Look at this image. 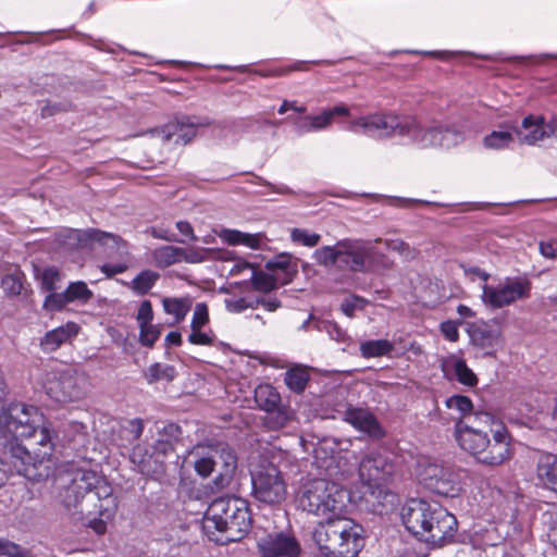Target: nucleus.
Listing matches in <instances>:
<instances>
[{
  "label": "nucleus",
  "instance_id": "nucleus-14",
  "mask_svg": "<svg viewBox=\"0 0 557 557\" xmlns=\"http://www.w3.org/2000/svg\"><path fill=\"white\" fill-rule=\"evenodd\" d=\"M47 394L58 403H73L82 399L85 389L79 379L70 372H62L49 379L46 384Z\"/></svg>",
  "mask_w": 557,
  "mask_h": 557
},
{
  "label": "nucleus",
  "instance_id": "nucleus-48",
  "mask_svg": "<svg viewBox=\"0 0 557 557\" xmlns=\"http://www.w3.org/2000/svg\"><path fill=\"white\" fill-rule=\"evenodd\" d=\"M27 550L18 544L5 539H0V556L27 557Z\"/></svg>",
  "mask_w": 557,
  "mask_h": 557
},
{
  "label": "nucleus",
  "instance_id": "nucleus-36",
  "mask_svg": "<svg viewBox=\"0 0 557 557\" xmlns=\"http://www.w3.org/2000/svg\"><path fill=\"white\" fill-rule=\"evenodd\" d=\"M160 274L152 270H143L132 281L131 287L137 295L144 296L154 286Z\"/></svg>",
  "mask_w": 557,
  "mask_h": 557
},
{
  "label": "nucleus",
  "instance_id": "nucleus-58",
  "mask_svg": "<svg viewBox=\"0 0 557 557\" xmlns=\"http://www.w3.org/2000/svg\"><path fill=\"white\" fill-rule=\"evenodd\" d=\"M126 430L132 435L133 441H138L144 432V421L139 418L129 420Z\"/></svg>",
  "mask_w": 557,
  "mask_h": 557
},
{
  "label": "nucleus",
  "instance_id": "nucleus-54",
  "mask_svg": "<svg viewBox=\"0 0 557 557\" xmlns=\"http://www.w3.org/2000/svg\"><path fill=\"white\" fill-rule=\"evenodd\" d=\"M215 463L216 461L211 455L196 460L194 468L198 475L208 478L213 472Z\"/></svg>",
  "mask_w": 557,
  "mask_h": 557
},
{
  "label": "nucleus",
  "instance_id": "nucleus-8",
  "mask_svg": "<svg viewBox=\"0 0 557 557\" xmlns=\"http://www.w3.org/2000/svg\"><path fill=\"white\" fill-rule=\"evenodd\" d=\"M348 500V492L335 482L318 479L308 482L298 497L302 510L315 516L342 513Z\"/></svg>",
  "mask_w": 557,
  "mask_h": 557
},
{
  "label": "nucleus",
  "instance_id": "nucleus-4",
  "mask_svg": "<svg viewBox=\"0 0 557 557\" xmlns=\"http://www.w3.org/2000/svg\"><path fill=\"white\" fill-rule=\"evenodd\" d=\"M252 515L246 500L216 498L208 507L203 518V530L208 537L220 545L238 542L252 528Z\"/></svg>",
  "mask_w": 557,
  "mask_h": 557
},
{
  "label": "nucleus",
  "instance_id": "nucleus-9",
  "mask_svg": "<svg viewBox=\"0 0 557 557\" xmlns=\"http://www.w3.org/2000/svg\"><path fill=\"white\" fill-rule=\"evenodd\" d=\"M253 497L267 505H278L285 500L287 485L281 471L273 465L262 467L251 475Z\"/></svg>",
  "mask_w": 557,
  "mask_h": 557
},
{
  "label": "nucleus",
  "instance_id": "nucleus-45",
  "mask_svg": "<svg viewBox=\"0 0 557 557\" xmlns=\"http://www.w3.org/2000/svg\"><path fill=\"white\" fill-rule=\"evenodd\" d=\"M498 423H503V421L496 418L493 413L487 411H478L474 413L471 425L480 428L483 431L484 429H488L493 433V431L498 428Z\"/></svg>",
  "mask_w": 557,
  "mask_h": 557
},
{
  "label": "nucleus",
  "instance_id": "nucleus-2",
  "mask_svg": "<svg viewBox=\"0 0 557 557\" xmlns=\"http://www.w3.org/2000/svg\"><path fill=\"white\" fill-rule=\"evenodd\" d=\"M63 506L82 516H114L119 502L113 486L92 470L78 469L71 474L70 482L61 493Z\"/></svg>",
  "mask_w": 557,
  "mask_h": 557
},
{
  "label": "nucleus",
  "instance_id": "nucleus-64",
  "mask_svg": "<svg viewBox=\"0 0 557 557\" xmlns=\"http://www.w3.org/2000/svg\"><path fill=\"white\" fill-rule=\"evenodd\" d=\"M260 244H261V239L258 234L244 233L240 245H244L251 249H258L260 247Z\"/></svg>",
  "mask_w": 557,
  "mask_h": 557
},
{
  "label": "nucleus",
  "instance_id": "nucleus-3",
  "mask_svg": "<svg viewBox=\"0 0 557 557\" xmlns=\"http://www.w3.org/2000/svg\"><path fill=\"white\" fill-rule=\"evenodd\" d=\"M405 528L418 540L442 547L454 541L458 531L457 518L437 503L410 499L403 507Z\"/></svg>",
  "mask_w": 557,
  "mask_h": 557
},
{
  "label": "nucleus",
  "instance_id": "nucleus-32",
  "mask_svg": "<svg viewBox=\"0 0 557 557\" xmlns=\"http://www.w3.org/2000/svg\"><path fill=\"white\" fill-rule=\"evenodd\" d=\"M309 380V372L300 366L290 368L284 375L286 386L296 394H300L306 389Z\"/></svg>",
  "mask_w": 557,
  "mask_h": 557
},
{
  "label": "nucleus",
  "instance_id": "nucleus-41",
  "mask_svg": "<svg viewBox=\"0 0 557 557\" xmlns=\"http://www.w3.org/2000/svg\"><path fill=\"white\" fill-rule=\"evenodd\" d=\"M264 268L270 272L282 271L286 276L292 274V256L288 253H280L273 259L268 260Z\"/></svg>",
  "mask_w": 557,
  "mask_h": 557
},
{
  "label": "nucleus",
  "instance_id": "nucleus-50",
  "mask_svg": "<svg viewBox=\"0 0 557 557\" xmlns=\"http://www.w3.org/2000/svg\"><path fill=\"white\" fill-rule=\"evenodd\" d=\"M59 278L60 273L55 268L45 269L40 280L41 289L47 293L54 292L57 288L55 283Z\"/></svg>",
  "mask_w": 557,
  "mask_h": 557
},
{
  "label": "nucleus",
  "instance_id": "nucleus-21",
  "mask_svg": "<svg viewBox=\"0 0 557 557\" xmlns=\"http://www.w3.org/2000/svg\"><path fill=\"white\" fill-rule=\"evenodd\" d=\"M536 479L545 488L557 493V454L542 453L539 456Z\"/></svg>",
  "mask_w": 557,
  "mask_h": 557
},
{
  "label": "nucleus",
  "instance_id": "nucleus-30",
  "mask_svg": "<svg viewBox=\"0 0 557 557\" xmlns=\"http://www.w3.org/2000/svg\"><path fill=\"white\" fill-rule=\"evenodd\" d=\"M162 306L166 314L173 315L177 323L182 322L193 306L189 296L186 297H165L162 299Z\"/></svg>",
  "mask_w": 557,
  "mask_h": 557
},
{
  "label": "nucleus",
  "instance_id": "nucleus-29",
  "mask_svg": "<svg viewBox=\"0 0 557 557\" xmlns=\"http://www.w3.org/2000/svg\"><path fill=\"white\" fill-rule=\"evenodd\" d=\"M255 401L259 409L268 411L282 403L277 389L271 384H260L255 388Z\"/></svg>",
  "mask_w": 557,
  "mask_h": 557
},
{
  "label": "nucleus",
  "instance_id": "nucleus-57",
  "mask_svg": "<svg viewBox=\"0 0 557 557\" xmlns=\"http://www.w3.org/2000/svg\"><path fill=\"white\" fill-rule=\"evenodd\" d=\"M100 270L107 277H113L116 274L124 273L127 270V265L125 263H103L100 267Z\"/></svg>",
  "mask_w": 557,
  "mask_h": 557
},
{
  "label": "nucleus",
  "instance_id": "nucleus-62",
  "mask_svg": "<svg viewBox=\"0 0 557 557\" xmlns=\"http://www.w3.org/2000/svg\"><path fill=\"white\" fill-rule=\"evenodd\" d=\"M176 228L188 240L196 242L198 239L197 236L195 235L194 228L189 222L178 221V222H176Z\"/></svg>",
  "mask_w": 557,
  "mask_h": 557
},
{
  "label": "nucleus",
  "instance_id": "nucleus-19",
  "mask_svg": "<svg viewBox=\"0 0 557 557\" xmlns=\"http://www.w3.org/2000/svg\"><path fill=\"white\" fill-rule=\"evenodd\" d=\"M396 113L387 112L360 117L355 125L360 126L369 136L393 137L395 136Z\"/></svg>",
  "mask_w": 557,
  "mask_h": 557
},
{
  "label": "nucleus",
  "instance_id": "nucleus-22",
  "mask_svg": "<svg viewBox=\"0 0 557 557\" xmlns=\"http://www.w3.org/2000/svg\"><path fill=\"white\" fill-rule=\"evenodd\" d=\"M349 114V109L344 106H336L332 109L324 110L321 114L318 115H307L301 117L297 126L300 132H312L323 129L332 123V120L336 115L346 116Z\"/></svg>",
  "mask_w": 557,
  "mask_h": 557
},
{
  "label": "nucleus",
  "instance_id": "nucleus-10",
  "mask_svg": "<svg viewBox=\"0 0 557 557\" xmlns=\"http://www.w3.org/2000/svg\"><path fill=\"white\" fill-rule=\"evenodd\" d=\"M420 483L429 491L445 497H456L462 491L457 472L436 463H428L419 471Z\"/></svg>",
  "mask_w": 557,
  "mask_h": 557
},
{
  "label": "nucleus",
  "instance_id": "nucleus-11",
  "mask_svg": "<svg viewBox=\"0 0 557 557\" xmlns=\"http://www.w3.org/2000/svg\"><path fill=\"white\" fill-rule=\"evenodd\" d=\"M532 283L528 278L508 280L498 286L484 285L482 301L492 309H500L512 305L517 300L531 296Z\"/></svg>",
  "mask_w": 557,
  "mask_h": 557
},
{
  "label": "nucleus",
  "instance_id": "nucleus-12",
  "mask_svg": "<svg viewBox=\"0 0 557 557\" xmlns=\"http://www.w3.org/2000/svg\"><path fill=\"white\" fill-rule=\"evenodd\" d=\"M394 472V465L385 456L371 453L359 465L361 481L371 488H381Z\"/></svg>",
  "mask_w": 557,
  "mask_h": 557
},
{
  "label": "nucleus",
  "instance_id": "nucleus-5",
  "mask_svg": "<svg viewBox=\"0 0 557 557\" xmlns=\"http://www.w3.org/2000/svg\"><path fill=\"white\" fill-rule=\"evenodd\" d=\"M455 437L458 445L478 462L487 466H500L511 459L513 449L509 432L504 423L493 431V441L487 433L459 419L455 424Z\"/></svg>",
  "mask_w": 557,
  "mask_h": 557
},
{
  "label": "nucleus",
  "instance_id": "nucleus-34",
  "mask_svg": "<svg viewBox=\"0 0 557 557\" xmlns=\"http://www.w3.org/2000/svg\"><path fill=\"white\" fill-rule=\"evenodd\" d=\"M177 375L176 369L171 364L154 362L148 367L144 376L148 384H153L160 380L172 382Z\"/></svg>",
  "mask_w": 557,
  "mask_h": 557
},
{
  "label": "nucleus",
  "instance_id": "nucleus-49",
  "mask_svg": "<svg viewBox=\"0 0 557 557\" xmlns=\"http://www.w3.org/2000/svg\"><path fill=\"white\" fill-rule=\"evenodd\" d=\"M191 332L188 335V342L191 345L197 346H213L214 345V334L212 332L206 333L202 332V329H190Z\"/></svg>",
  "mask_w": 557,
  "mask_h": 557
},
{
  "label": "nucleus",
  "instance_id": "nucleus-53",
  "mask_svg": "<svg viewBox=\"0 0 557 557\" xmlns=\"http://www.w3.org/2000/svg\"><path fill=\"white\" fill-rule=\"evenodd\" d=\"M136 320L138 325L151 324L153 320L152 304L150 300H143L139 305Z\"/></svg>",
  "mask_w": 557,
  "mask_h": 557
},
{
  "label": "nucleus",
  "instance_id": "nucleus-15",
  "mask_svg": "<svg viewBox=\"0 0 557 557\" xmlns=\"http://www.w3.org/2000/svg\"><path fill=\"white\" fill-rule=\"evenodd\" d=\"M261 557H298L301 552L299 542L283 532L270 533L257 543Z\"/></svg>",
  "mask_w": 557,
  "mask_h": 557
},
{
  "label": "nucleus",
  "instance_id": "nucleus-18",
  "mask_svg": "<svg viewBox=\"0 0 557 557\" xmlns=\"http://www.w3.org/2000/svg\"><path fill=\"white\" fill-rule=\"evenodd\" d=\"M463 139L462 134L453 126H431L423 129L419 144L422 148H450Z\"/></svg>",
  "mask_w": 557,
  "mask_h": 557
},
{
  "label": "nucleus",
  "instance_id": "nucleus-28",
  "mask_svg": "<svg viewBox=\"0 0 557 557\" xmlns=\"http://www.w3.org/2000/svg\"><path fill=\"white\" fill-rule=\"evenodd\" d=\"M545 117L528 115L522 120V127L529 131L522 137H520L521 143L528 145H534L535 143L543 140L546 133L544 131Z\"/></svg>",
  "mask_w": 557,
  "mask_h": 557
},
{
  "label": "nucleus",
  "instance_id": "nucleus-42",
  "mask_svg": "<svg viewBox=\"0 0 557 557\" xmlns=\"http://www.w3.org/2000/svg\"><path fill=\"white\" fill-rule=\"evenodd\" d=\"M70 304L65 290L63 293L50 292L42 304L44 310L47 312H59Z\"/></svg>",
  "mask_w": 557,
  "mask_h": 557
},
{
  "label": "nucleus",
  "instance_id": "nucleus-46",
  "mask_svg": "<svg viewBox=\"0 0 557 557\" xmlns=\"http://www.w3.org/2000/svg\"><path fill=\"white\" fill-rule=\"evenodd\" d=\"M160 329L152 324L139 325V343L151 348L160 337Z\"/></svg>",
  "mask_w": 557,
  "mask_h": 557
},
{
  "label": "nucleus",
  "instance_id": "nucleus-61",
  "mask_svg": "<svg viewBox=\"0 0 557 557\" xmlns=\"http://www.w3.org/2000/svg\"><path fill=\"white\" fill-rule=\"evenodd\" d=\"M86 236L88 239H90L92 242H97V243H104L107 238H111V239L116 238V236H114L113 234H110V233H107V232H103L100 230H96V228L88 230L86 232Z\"/></svg>",
  "mask_w": 557,
  "mask_h": 557
},
{
  "label": "nucleus",
  "instance_id": "nucleus-39",
  "mask_svg": "<svg viewBox=\"0 0 557 557\" xmlns=\"http://www.w3.org/2000/svg\"><path fill=\"white\" fill-rule=\"evenodd\" d=\"M252 288L260 293H270L277 288V278L263 271H255L251 275Z\"/></svg>",
  "mask_w": 557,
  "mask_h": 557
},
{
  "label": "nucleus",
  "instance_id": "nucleus-6",
  "mask_svg": "<svg viewBox=\"0 0 557 557\" xmlns=\"http://www.w3.org/2000/svg\"><path fill=\"white\" fill-rule=\"evenodd\" d=\"M313 541L320 550L338 557H357L366 544L362 525L344 516L319 522L313 531Z\"/></svg>",
  "mask_w": 557,
  "mask_h": 557
},
{
  "label": "nucleus",
  "instance_id": "nucleus-33",
  "mask_svg": "<svg viewBox=\"0 0 557 557\" xmlns=\"http://www.w3.org/2000/svg\"><path fill=\"white\" fill-rule=\"evenodd\" d=\"M25 274L22 270L15 269L14 272L2 276L0 286L9 297H17L24 290Z\"/></svg>",
  "mask_w": 557,
  "mask_h": 557
},
{
  "label": "nucleus",
  "instance_id": "nucleus-27",
  "mask_svg": "<svg viewBox=\"0 0 557 557\" xmlns=\"http://www.w3.org/2000/svg\"><path fill=\"white\" fill-rule=\"evenodd\" d=\"M263 424L270 431H277L285 428L294 418L293 409L287 405L275 406L274 409L265 411Z\"/></svg>",
  "mask_w": 557,
  "mask_h": 557
},
{
  "label": "nucleus",
  "instance_id": "nucleus-47",
  "mask_svg": "<svg viewBox=\"0 0 557 557\" xmlns=\"http://www.w3.org/2000/svg\"><path fill=\"white\" fill-rule=\"evenodd\" d=\"M209 321L210 318L208 305L206 302L196 304L190 322V329H202L209 323Z\"/></svg>",
  "mask_w": 557,
  "mask_h": 557
},
{
  "label": "nucleus",
  "instance_id": "nucleus-38",
  "mask_svg": "<svg viewBox=\"0 0 557 557\" xmlns=\"http://www.w3.org/2000/svg\"><path fill=\"white\" fill-rule=\"evenodd\" d=\"M70 302L79 301L87 304L94 297V293L83 281L72 282L65 289Z\"/></svg>",
  "mask_w": 557,
  "mask_h": 557
},
{
  "label": "nucleus",
  "instance_id": "nucleus-20",
  "mask_svg": "<svg viewBox=\"0 0 557 557\" xmlns=\"http://www.w3.org/2000/svg\"><path fill=\"white\" fill-rule=\"evenodd\" d=\"M79 325L69 321L45 334L40 339V348L45 352H53L63 344L75 337L79 333Z\"/></svg>",
  "mask_w": 557,
  "mask_h": 557
},
{
  "label": "nucleus",
  "instance_id": "nucleus-44",
  "mask_svg": "<svg viewBox=\"0 0 557 557\" xmlns=\"http://www.w3.org/2000/svg\"><path fill=\"white\" fill-rule=\"evenodd\" d=\"M448 409H455L462 416H467L473 410V403L470 397L465 395H453L445 400Z\"/></svg>",
  "mask_w": 557,
  "mask_h": 557
},
{
  "label": "nucleus",
  "instance_id": "nucleus-59",
  "mask_svg": "<svg viewBox=\"0 0 557 557\" xmlns=\"http://www.w3.org/2000/svg\"><path fill=\"white\" fill-rule=\"evenodd\" d=\"M540 251L546 258L557 257V240L548 239L540 243Z\"/></svg>",
  "mask_w": 557,
  "mask_h": 557
},
{
  "label": "nucleus",
  "instance_id": "nucleus-56",
  "mask_svg": "<svg viewBox=\"0 0 557 557\" xmlns=\"http://www.w3.org/2000/svg\"><path fill=\"white\" fill-rule=\"evenodd\" d=\"M151 449L154 450L159 458H162L165 461V458L175 451V445L165 438H158L151 446Z\"/></svg>",
  "mask_w": 557,
  "mask_h": 557
},
{
  "label": "nucleus",
  "instance_id": "nucleus-40",
  "mask_svg": "<svg viewBox=\"0 0 557 557\" xmlns=\"http://www.w3.org/2000/svg\"><path fill=\"white\" fill-rule=\"evenodd\" d=\"M513 141V136L510 132L493 131L483 139V144L488 149H504L509 147Z\"/></svg>",
  "mask_w": 557,
  "mask_h": 557
},
{
  "label": "nucleus",
  "instance_id": "nucleus-60",
  "mask_svg": "<svg viewBox=\"0 0 557 557\" xmlns=\"http://www.w3.org/2000/svg\"><path fill=\"white\" fill-rule=\"evenodd\" d=\"M244 233L237 230H224L222 238L230 245L236 246L242 244Z\"/></svg>",
  "mask_w": 557,
  "mask_h": 557
},
{
  "label": "nucleus",
  "instance_id": "nucleus-43",
  "mask_svg": "<svg viewBox=\"0 0 557 557\" xmlns=\"http://www.w3.org/2000/svg\"><path fill=\"white\" fill-rule=\"evenodd\" d=\"M290 238L294 243L306 247H315L321 239L320 234L310 233L305 228L295 227L290 231Z\"/></svg>",
  "mask_w": 557,
  "mask_h": 557
},
{
  "label": "nucleus",
  "instance_id": "nucleus-35",
  "mask_svg": "<svg viewBox=\"0 0 557 557\" xmlns=\"http://www.w3.org/2000/svg\"><path fill=\"white\" fill-rule=\"evenodd\" d=\"M448 362L453 366L458 383L467 387H474L478 385L479 379L476 374L468 367L463 358L453 357Z\"/></svg>",
  "mask_w": 557,
  "mask_h": 557
},
{
  "label": "nucleus",
  "instance_id": "nucleus-26",
  "mask_svg": "<svg viewBox=\"0 0 557 557\" xmlns=\"http://www.w3.org/2000/svg\"><path fill=\"white\" fill-rule=\"evenodd\" d=\"M423 129L424 127L417 115H399L396 113L395 136L409 137L412 141L419 143Z\"/></svg>",
  "mask_w": 557,
  "mask_h": 557
},
{
  "label": "nucleus",
  "instance_id": "nucleus-7",
  "mask_svg": "<svg viewBox=\"0 0 557 557\" xmlns=\"http://www.w3.org/2000/svg\"><path fill=\"white\" fill-rule=\"evenodd\" d=\"M374 250L361 239L344 238L333 246L318 248L313 258L318 264L339 271L367 272Z\"/></svg>",
  "mask_w": 557,
  "mask_h": 557
},
{
  "label": "nucleus",
  "instance_id": "nucleus-37",
  "mask_svg": "<svg viewBox=\"0 0 557 557\" xmlns=\"http://www.w3.org/2000/svg\"><path fill=\"white\" fill-rule=\"evenodd\" d=\"M309 63L305 61H298L288 65L271 66L263 70H256V74L261 77H281L286 76L294 71H308Z\"/></svg>",
  "mask_w": 557,
  "mask_h": 557
},
{
  "label": "nucleus",
  "instance_id": "nucleus-23",
  "mask_svg": "<svg viewBox=\"0 0 557 557\" xmlns=\"http://www.w3.org/2000/svg\"><path fill=\"white\" fill-rule=\"evenodd\" d=\"M151 257L158 268H168L182 261L194 262L186 250L175 246H161L152 250Z\"/></svg>",
  "mask_w": 557,
  "mask_h": 557
},
{
  "label": "nucleus",
  "instance_id": "nucleus-63",
  "mask_svg": "<svg viewBox=\"0 0 557 557\" xmlns=\"http://www.w3.org/2000/svg\"><path fill=\"white\" fill-rule=\"evenodd\" d=\"M150 234L153 238H158V239H163V240H166V242H178V243H184V240H178L176 239L175 235L174 234H169L168 231L163 230V228H157V227H152L151 231H150Z\"/></svg>",
  "mask_w": 557,
  "mask_h": 557
},
{
  "label": "nucleus",
  "instance_id": "nucleus-16",
  "mask_svg": "<svg viewBox=\"0 0 557 557\" xmlns=\"http://www.w3.org/2000/svg\"><path fill=\"white\" fill-rule=\"evenodd\" d=\"M131 460L138 471L146 476L158 479L165 473V461L159 458L153 449L145 445L137 444L134 446Z\"/></svg>",
  "mask_w": 557,
  "mask_h": 557
},
{
  "label": "nucleus",
  "instance_id": "nucleus-17",
  "mask_svg": "<svg viewBox=\"0 0 557 557\" xmlns=\"http://www.w3.org/2000/svg\"><path fill=\"white\" fill-rule=\"evenodd\" d=\"M344 421L372 438L381 440L385 436V431L369 409L349 406L344 412Z\"/></svg>",
  "mask_w": 557,
  "mask_h": 557
},
{
  "label": "nucleus",
  "instance_id": "nucleus-24",
  "mask_svg": "<svg viewBox=\"0 0 557 557\" xmlns=\"http://www.w3.org/2000/svg\"><path fill=\"white\" fill-rule=\"evenodd\" d=\"M162 133L166 141H173L175 145L185 146L196 137L197 128L193 124L173 121L164 125Z\"/></svg>",
  "mask_w": 557,
  "mask_h": 557
},
{
  "label": "nucleus",
  "instance_id": "nucleus-51",
  "mask_svg": "<svg viewBox=\"0 0 557 557\" xmlns=\"http://www.w3.org/2000/svg\"><path fill=\"white\" fill-rule=\"evenodd\" d=\"M183 430L176 423H168L159 431V438H165L170 443L176 445L182 437Z\"/></svg>",
  "mask_w": 557,
  "mask_h": 557
},
{
  "label": "nucleus",
  "instance_id": "nucleus-1",
  "mask_svg": "<svg viewBox=\"0 0 557 557\" xmlns=\"http://www.w3.org/2000/svg\"><path fill=\"white\" fill-rule=\"evenodd\" d=\"M0 449L16 472L32 481L47 479L54 449L51 423L38 407L10 404L0 411Z\"/></svg>",
  "mask_w": 557,
  "mask_h": 557
},
{
  "label": "nucleus",
  "instance_id": "nucleus-55",
  "mask_svg": "<svg viewBox=\"0 0 557 557\" xmlns=\"http://www.w3.org/2000/svg\"><path fill=\"white\" fill-rule=\"evenodd\" d=\"M458 325V322L448 320L441 323L440 330L447 341L455 343L459 339Z\"/></svg>",
  "mask_w": 557,
  "mask_h": 557
},
{
  "label": "nucleus",
  "instance_id": "nucleus-52",
  "mask_svg": "<svg viewBox=\"0 0 557 557\" xmlns=\"http://www.w3.org/2000/svg\"><path fill=\"white\" fill-rule=\"evenodd\" d=\"M547 517L548 528V540L550 544L557 549V505H553L550 509L545 512Z\"/></svg>",
  "mask_w": 557,
  "mask_h": 557
},
{
  "label": "nucleus",
  "instance_id": "nucleus-25",
  "mask_svg": "<svg viewBox=\"0 0 557 557\" xmlns=\"http://www.w3.org/2000/svg\"><path fill=\"white\" fill-rule=\"evenodd\" d=\"M211 453L215 461L222 465L220 476L231 478L237 469V456L234 449L227 443L218 442L211 446Z\"/></svg>",
  "mask_w": 557,
  "mask_h": 557
},
{
  "label": "nucleus",
  "instance_id": "nucleus-31",
  "mask_svg": "<svg viewBox=\"0 0 557 557\" xmlns=\"http://www.w3.org/2000/svg\"><path fill=\"white\" fill-rule=\"evenodd\" d=\"M360 355L366 358H379L389 356L394 350V344L388 339H370L362 342L359 347Z\"/></svg>",
  "mask_w": 557,
  "mask_h": 557
},
{
  "label": "nucleus",
  "instance_id": "nucleus-13",
  "mask_svg": "<svg viewBox=\"0 0 557 557\" xmlns=\"http://www.w3.org/2000/svg\"><path fill=\"white\" fill-rule=\"evenodd\" d=\"M469 335L472 344L483 350L486 356L495 357L503 345V330L495 320H479L471 324Z\"/></svg>",
  "mask_w": 557,
  "mask_h": 557
}]
</instances>
